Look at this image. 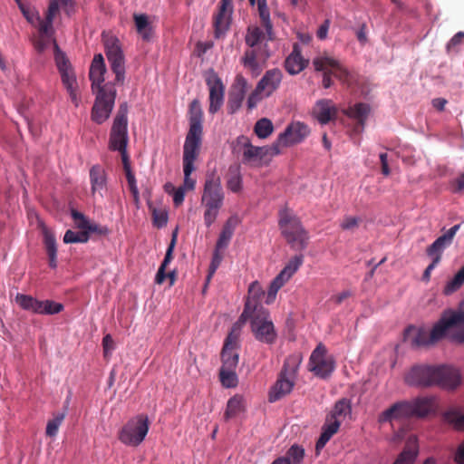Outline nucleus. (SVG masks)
Segmentation results:
<instances>
[{
    "mask_svg": "<svg viewBox=\"0 0 464 464\" xmlns=\"http://www.w3.org/2000/svg\"><path fill=\"white\" fill-rule=\"evenodd\" d=\"M65 416H66V409L62 412L56 413L53 416V418L47 422L46 430H45L46 436L53 438L57 435L59 427L61 426L63 420L65 419Z\"/></svg>",
    "mask_w": 464,
    "mask_h": 464,
    "instance_id": "nucleus-44",
    "label": "nucleus"
},
{
    "mask_svg": "<svg viewBox=\"0 0 464 464\" xmlns=\"http://www.w3.org/2000/svg\"><path fill=\"white\" fill-rule=\"evenodd\" d=\"M343 112L349 118L355 120L358 126L361 129H363L365 121L370 113V106L366 103L359 102L353 106H350Z\"/></svg>",
    "mask_w": 464,
    "mask_h": 464,
    "instance_id": "nucleus-30",
    "label": "nucleus"
},
{
    "mask_svg": "<svg viewBox=\"0 0 464 464\" xmlns=\"http://www.w3.org/2000/svg\"><path fill=\"white\" fill-rule=\"evenodd\" d=\"M223 201L224 192L220 178L215 175L208 176L205 181L201 197V203L206 208L204 221L207 227H210L216 220Z\"/></svg>",
    "mask_w": 464,
    "mask_h": 464,
    "instance_id": "nucleus-4",
    "label": "nucleus"
},
{
    "mask_svg": "<svg viewBox=\"0 0 464 464\" xmlns=\"http://www.w3.org/2000/svg\"><path fill=\"white\" fill-rule=\"evenodd\" d=\"M419 453L415 437L409 438L403 450L399 454L393 464H414Z\"/></svg>",
    "mask_w": 464,
    "mask_h": 464,
    "instance_id": "nucleus-28",
    "label": "nucleus"
},
{
    "mask_svg": "<svg viewBox=\"0 0 464 464\" xmlns=\"http://www.w3.org/2000/svg\"><path fill=\"white\" fill-rule=\"evenodd\" d=\"M282 79L279 70H270L266 72L262 79L258 82L256 89L260 90L265 96H269L273 91L278 88Z\"/></svg>",
    "mask_w": 464,
    "mask_h": 464,
    "instance_id": "nucleus-22",
    "label": "nucleus"
},
{
    "mask_svg": "<svg viewBox=\"0 0 464 464\" xmlns=\"http://www.w3.org/2000/svg\"><path fill=\"white\" fill-rule=\"evenodd\" d=\"M61 74L62 82L66 89L77 87V82L72 68L59 72Z\"/></svg>",
    "mask_w": 464,
    "mask_h": 464,
    "instance_id": "nucleus-52",
    "label": "nucleus"
},
{
    "mask_svg": "<svg viewBox=\"0 0 464 464\" xmlns=\"http://www.w3.org/2000/svg\"><path fill=\"white\" fill-rule=\"evenodd\" d=\"M235 230V224L232 218H229L224 225L222 231L217 241L216 249H222L227 246Z\"/></svg>",
    "mask_w": 464,
    "mask_h": 464,
    "instance_id": "nucleus-37",
    "label": "nucleus"
},
{
    "mask_svg": "<svg viewBox=\"0 0 464 464\" xmlns=\"http://www.w3.org/2000/svg\"><path fill=\"white\" fill-rule=\"evenodd\" d=\"M96 97L92 108V121L97 124L105 122L114 107L116 99V89L111 82L104 83L102 89L95 92Z\"/></svg>",
    "mask_w": 464,
    "mask_h": 464,
    "instance_id": "nucleus-7",
    "label": "nucleus"
},
{
    "mask_svg": "<svg viewBox=\"0 0 464 464\" xmlns=\"http://www.w3.org/2000/svg\"><path fill=\"white\" fill-rule=\"evenodd\" d=\"M246 410V401L242 395L236 394L231 397L227 403V409L224 414L225 420H228L232 418L238 416L241 412Z\"/></svg>",
    "mask_w": 464,
    "mask_h": 464,
    "instance_id": "nucleus-34",
    "label": "nucleus"
},
{
    "mask_svg": "<svg viewBox=\"0 0 464 464\" xmlns=\"http://www.w3.org/2000/svg\"><path fill=\"white\" fill-rule=\"evenodd\" d=\"M464 284V266L457 272V274L450 279L444 287L445 295H451L459 290Z\"/></svg>",
    "mask_w": 464,
    "mask_h": 464,
    "instance_id": "nucleus-46",
    "label": "nucleus"
},
{
    "mask_svg": "<svg viewBox=\"0 0 464 464\" xmlns=\"http://www.w3.org/2000/svg\"><path fill=\"white\" fill-rule=\"evenodd\" d=\"M15 301L23 309L33 311L36 299L30 295L18 294Z\"/></svg>",
    "mask_w": 464,
    "mask_h": 464,
    "instance_id": "nucleus-55",
    "label": "nucleus"
},
{
    "mask_svg": "<svg viewBox=\"0 0 464 464\" xmlns=\"http://www.w3.org/2000/svg\"><path fill=\"white\" fill-rule=\"evenodd\" d=\"M233 14V0H220L218 13L213 15L216 38L223 37L228 31Z\"/></svg>",
    "mask_w": 464,
    "mask_h": 464,
    "instance_id": "nucleus-14",
    "label": "nucleus"
},
{
    "mask_svg": "<svg viewBox=\"0 0 464 464\" xmlns=\"http://www.w3.org/2000/svg\"><path fill=\"white\" fill-rule=\"evenodd\" d=\"M310 134L309 127L301 121H292V144L302 142Z\"/></svg>",
    "mask_w": 464,
    "mask_h": 464,
    "instance_id": "nucleus-40",
    "label": "nucleus"
},
{
    "mask_svg": "<svg viewBox=\"0 0 464 464\" xmlns=\"http://www.w3.org/2000/svg\"><path fill=\"white\" fill-rule=\"evenodd\" d=\"M313 64L315 71L324 72L322 84L325 89L330 88L333 84L332 75L349 86L352 85L354 81L353 75L347 69L343 67L337 60L332 57H316L314 59Z\"/></svg>",
    "mask_w": 464,
    "mask_h": 464,
    "instance_id": "nucleus-6",
    "label": "nucleus"
},
{
    "mask_svg": "<svg viewBox=\"0 0 464 464\" xmlns=\"http://www.w3.org/2000/svg\"><path fill=\"white\" fill-rule=\"evenodd\" d=\"M90 181H91V192L92 196L99 193L101 196L102 191L106 188V173L102 167L100 165H94L90 169Z\"/></svg>",
    "mask_w": 464,
    "mask_h": 464,
    "instance_id": "nucleus-26",
    "label": "nucleus"
},
{
    "mask_svg": "<svg viewBox=\"0 0 464 464\" xmlns=\"http://www.w3.org/2000/svg\"><path fill=\"white\" fill-rule=\"evenodd\" d=\"M38 20H39V26H38L39 34L53 36L54 35V29L53 26V20H48V17H44V19H41L39 16H38Z\"/></svg>",
    "mask_w": 464,
    "mask_h": 464,
    "instance_id": "nucleus-53",
    "label": "nucleus"
},
{
    "mask_svg": "<svg viewBox=\"0 0 464 464\" xmlns=\"http://www.w3.org/2000/svg\"><path fill=\"white\" fill-rule=\"evenodd\" d=\"M266 294L257 281L251 283L248 287V295L245 304V309L238 320L240 323L246 322L251 314H256L257 312H261L260 310H266L260 304V300Z\"/></svg>",
    "mask_w": 464,
    "mask_h": 464,
    "instance_id": "nucleus-15",
    "label": "nucleus"
},
{
    "mask_svg": "<svg viewBox=\"0 0 464 464\" xmlns=\"http://www.w3.org/2000/svg\"><path fill=\"white\" fill-rule=\"evenodd\" d=\"M153 224L157 227H162L167 225L168 215L165 211L157 210L156 208L152 211Z\"/></svg>",
    "mask_w": 464,
    "mask_h": 464,
    "instance_id": "nucleus-58",
    "label": "nucleus"
},
{
    "mask_svg": "<svg viewBox=\"0 0 464 464\" xmlns=\"http://www.w3.org/2000/svg\"><path fill=\"white\" fill-rule=\"evenodd\" d=\"M307 368L314 376L326 380L334 372L336 362L334 356L327 353L326 347L319 343L310 355Z\"/></svg>",
    "mask_w": 464,
    "mask_h": 464,
    "instance_id": "nucleus-8",
    "label": "nucleus"
},
{
    "mask_svg": "<svg viewBox=\"0 0 464 464\" xmlns=\"http://www.w3.org/2000/svg\"><path fill=\"white\" fill-rule=\"evenodd\" d=\"M256 314H251L248 319L251 320L252 331L257 340L266 343H272L275 341L276 334L274 325L268 320L267 310H260Z\"/></svg>",
    "mask_w": 464,
    "mask_h": 464,
    "instance_id": "nucleus-13",
    "label": "nucleus"
},
{
    "mask_svg": "<svg viewBox=\"0 0 464 464\" xmlns=\"http://www.w3.org/2000/svg\"><path fill=\"white\" fill-rule=\"evenodd\" d=\"M290 223V216L288 214L287 209H284L280 212L279 216V226L282 230V235L285 237L287 242H290V231L288 230V226Z\"/></svg>",
    "mask_w": 464,
    "mask_h": 464,
    "instance_id": "nucleus-51",
    "label": "nucleus"
},
{
    "mask_svg": "<svg viewBox=\"0 0 464 464\" xmlns=\"http://www.w3.org/2000/svg\"><path fill=\"white\" fill-rule=\"evenodd\" d=\"M106 57L111 71L115 73V82L122 83L125 75L124 54L118 38L108 36L103 40Z\"/></svg>",
    "mask_w": 464,
    "mask_h": 464,
    "instance_id": "nucleus-11",
    "label": "nucleus"
},
{
    "mask_svg": "<svg viewBox=\"0 0 464 464\" xmlns=\"http://www.w3.org/2000/svg\"><path fill=\"white\" fill-rule=\"evenodd\" d=\"M227 187L234 193H237L242 188V177L238 168L229 169Z\"/></svg>",
    "mask_w": 464,
    "mask_h": 464,
    "instance_id": "nucleus-47",
    "label": "nucleus"
},
{
    "mask_svg": "<svg viewBox=\"0 0 464 464\" xmlns=\"http://www.w3.org/2000/svg\"><path fill=\"white\" fill-rule=\"evenodd\" d=\"M54 44L55 39L53 36L38 34L34 40L33 44L37 53H42L49 46L50 43Z\"/></svg>",
    "mask_w": 464,
    "mask_h": 464,
    "instance_id": "nucleus-49",
    "label": "nucleus"
},
{
    "mask_svg": "<svg viewBox=\"0 0 464 464\" xmlns=\"http://www.w3.org/2000/svg\"><path fill=\"white\" fill-rule=\"evenodd\" d=\"M239 334L235 328L228 334L224 343V349L237 350L238 347Z\"/></svg>",
    "mask_w": 464,
    "mask_h": 464,
    "instance_id": "nucleus-57",
    "label": "nucleus"
},
{
    "mask_svg": "<svg viewBox=\"0 0 464 464\" xmlns=\"http://www.w3.org/2000/svg\"><path fill=\"white\" fill-rule=\"evenodd\" d=\"M292 250H304L308 245L307 232L300 226L299 221L292 218Z\"/></svg>",
    "mask_w": 464,
    "mask_h": 464,
    "instance_id": "nucleus-29",
    "label": "nucleus"
},
{
    "mask_svg": "<svg viewBox=\"0 0 464 464\" xmlns=\"http://www.w3.org/2000/svg\"><path fill=\"white\" fill-rule=\"evenodd\" d=\"M87 235L90 236V234H98L100 236H106L109 234L108 227L104 226H101L97 223L91 222L90 226H88V230L86 231Z\"/></svg>",
    "mask_w": 464,
    "mask_h": 464,
    "instance_id": "nucleus-62",
    "label": "nucleus"
},
{
    "mask_svg": "<svg viewBox=\"0 0 464 464\" xmlns=\"http://www.w3.org/2000/svg\"><path fill=\"white\" fill-rule=\"evenodd\" d=\"M71 215L78 228L82 229V231L88 230L91 221L82 213L72 209Z\"/></svg>",
    "mask_w": 464,
    "mask_h": 464,
    "instance_id": "nucleus-54",
    "label": "nucleus"
},
{
    "mask_svg": "<svg viewBox=\"0 0 464 464\" xmlns=\"http://www.w3.org/2000/svg\"><path fill=\"white\" fill-rule=\"evenodd\" d=\"M460 227L457 224L446 231L443 235L439 237L426 250L429 256L432 258V262L426 267L422 275V280L425 282L430 281L431 271L438 266L441 260L443 251L451 245L456 233Z\"/></svg>",
    "mask_w": 464,
    "mask_h": 464,
    "instance_id": "nucleus-9",
    "label": "nucleus"
},
{
    "mask_svg": "<svg viewBox=\"0 0 464 464\" xmlns=\"http://www.w3.org/2000/svg\"><path fill=\"white\" fill-rule=\"evenodd\" d=\"M150 425V422L146 414H138L121 427L118 431V439L126 446L138 447L145 440Z\"/></svg>",
    "mask_w": 464,
    "mask_h": 464,
    "instance_id": "nucleus-5",
    "label": "nucleus"
},
{
    "mask_svg": "<svg viewBox=\"0 0 464 464\" xmlns=\"http://www.w3.org/2000/svg\"><path fill=\"white\" fill-rule=\"evenodd\" d=\"M107 69L104 62V58L102 53L94 55L89 71V78L92 82V92H98L103 88L104 84V74Z\"/></svg>",
    "mask_w": 464,
    "mask_h": 464,
    "instance_id": "nucleus-19",
    "label": "nucleus"
},
{
    "mask_svg": "<svg viewBox=\"0 0 464 464\" xmlns=\"http://www.w3.org/2000/svg\"><path fill=\"white\" fill-rule=\"evenodd\" d=\"M412 417L423 418L430 414L435 408L434 397H419L410 401Z\"/></svg>",
    "mask_w": 464,
    "mask_h": 464,
    "instance_id": "nucleus-23",
    "label": "nucleus"
},
{
    "mask_svg": "<svg viewBox=\"0 0 464 464\" xmlns=\"http://www.w3.org/2000/svg\"><path fill=\"white\" fill-rule=\"evenodd\" d=\"M133 20L138 34L145 41H150L153 36V27L149 20V16L145 14H134Z\"/></svg>",
    "mask_w": 464,
    "mask_h": 464,
    "instance_id": "nucleus-33",
    "label": "nucleus"
},
{
    "mask_svg": "<svg viewBox=\"0 0 464 464\" xmlns=\"http://www.w3.org/2000/svg\"><path fill=\"white\" fill-rule=\"evenodd\" d=\"M59 0H51L45 13V17H48V20H53L59 12Z\"/></svg>",
    "mask_w": 464,
    "mask_h": 464,
    "instance_id": "nucleus-63",
    "label": "nucleus"
},
{
    "mask_svg": "<svg viewBox=\"0 0 464 464\" xmlns=\"http://www.w3.org/2000/svg\"><path fill=\"white\" fill-rule=\"evenodd\" d=\"M412 417L411 406L409 401H401L392 404L382 411L379 417L380 423L392 422L394 420L408 419Z\"/></svg>",
    "mask_w": 464,
    "mask_h": 464,
    "instance_id": "nucleus-17",
    "label": "nucleus"
},
{
    "mask_svg": "<svg viewBox=\"0 0 464 464\" xmlns=\"http://www.w3.org/2000/svg\"><path fill=\"white\" fill-rule=\"evenodd\" d=\"M246 90V80L242 75H237L228 96L227 108L230 113L236 112L241 107Z\"/></svg>",
    "mask_w": 464,
    "mask_h": 464,
    "instance_id": "nucleus-18",
    "label": "nucleus"
},
{
    "mask_svg": "<svg viewBox=\"0 0 464 464\" xmlns=\"http://www.w3.org/2000/svg\"><path fill=\"white\" fill-rule=\"evenodd\" d=\"M352 414V403L349 399L342 398L338 400L332 411L327 414L330 420H338L340 423L345 420L347 416Z\"/></svg>",
    "mask_w": 464,
    "mask_h": 464,
    "instance_id": "nucleus-31",
    "label": "nucleus"
},
{
    "mask_svg": "<svg viewBox=\"0 0 464 464\" xmlns=\"http://www.w3.org/2000/svg\"><path fill=\"white\" fill-rule=\"evenodd\" d=\"M54 56L56 66L59 72L72 68L69 60L67 59L65 54L59 49V46L56 42H54Z\"/></svg>",
    "mask_w": 464,
    "mask_h": 464,
    "instance_id": "nucleus-50",
    "label": "nucleus"
},
{
    "mask_svg": "<svg viewBox=\"0 0 464 464\" xmlns=\"http://www.w3.org/2000/svg\"><path fill=\"white\" fill-rule=\"evenodd\" d=\"M265 39V34L263 30L256 26L251 25L247 27L246 34L245 36L246 44L249 47H255L259 44Z\"/></svg>",
    "mask_w": 464,
    "mask_h": 464,
    "instance_id": "nucleus-39",
    "label": "nucleus"
},
{
    "mask_svg": "<svg viewBox=\"0 0 464 464\" xmlns=\"http://www.w3.org/2000/svg\"><path fill=\"white\" fill-rule=\"evenodd\" d=\"M219 379L222 385L226 388H234L238 382L236 369L220 368Z\"/></svg>",
    "mask_w": 464,
    "mask_h": 464,
    "instance_id": "nucleus-43",
    "label": "nucleus"
},
{
    "mask_svg": "<svg viewBox=\"0 0 464 464\" xmlns=\"http://www.w3.org/2000/svg\"><path fill=\"white\" fill-rule=\"evenodd\" d=\"M177 235H178V228H176L172 233V237H171L170 243L167 248L165 257L157 272L156 278H155V281L157 284H162L166 278L165 270H166V267L168 266V265L173 259V251H174V248H175V246L177 243Z\"/></svg>",
    "mask_w": 464,
    "mask_h": 464,
    "instance_id": "nucleus-32",
    "label": "nucleus"
},
{
    "mask_svg": "<svg viewBox=\"0 0 464 464\" xmlns=\"http://www.w3.org/2000/svg\"><path fill=\"white\" fill-rule=\"evenodd\" d=\"M309 64V59L304 58L300 52L298 44H295L292 48V75L299 73Z\"/></svg>",
    "mask_w": 464,
    "mask_h": 464,
    "instance_id": "nucleus-36",
    "label": "nucleus"
},
{
    "mask_svg": "<svg viewBox=\"0 0 464 464\" xmlns=\"http://www.w3.org/2000/svg\"><path fill=\"white\" fill-rule=\"evenodd\" d=\"M203 118L204 113L198 100H193L188 107V131L186 135L183 146V172L184 182L182 188L193 190L196 180L190 177L195 169L194 161L199 155L203 138Z\"/></svg>",
    "mask_w": 464,
    "mask_h": 464,
    "instance_id": "nucleus-2",
    "label": "nucleus"
},
{
    "mask_svg": "<svg viewBox=\"0 0 464 464\" xmlns=\"http://www.w3.org/2000/svg\"><path fill=\"white\" fill-rule=\"evenodd\" d=\"M206 83L209 89L208 111L211 114H215L223 105L225 87L220 78L214 72L208 75Z\"/></svg>",
    "mask_w": 464,
    "mask_h": 464,
    "instance_id": "nucleus-16",
    "label": "nucleus"
},
{
    "mask_svg": "<svg viewBox=\"0 0 464 464\" xmlns=\"http://www.w3.org/2000/svg\"><path fill=\"white\" fill-rule=\"evenodd\" d=\"M290 279V265H286L284 269L273 279L266 294V303H273L276 299L278 290Z\"/></svg>",
    "mask_w": 464,
    "mask_h": 464,
    "instance_id": "nucleus-27",
    "label": "nucleus"
},
{
    "mask_svg": "<svg viewBox=\"0 0 464 464\" xmlns=\"http://www.w3.org/2000/svg\"><path fill=\"white\" fill-rule=\"evenodd\" d=\"M290 392V373L287 369V362L285 361L276 382L271 387L268 393L269 402H275L282 399Z\"/></svg>",
    "mask_w": 464,
    "mask_h": 464,
    "instance_id": "nucleus-20",
    "label": "nucleus"
},
{
    "mask_svg": "<svg viewBox=\"0 0 464 464\" xmlns=\"http://www.w3.org/2000/svg\"><path fill=\"white\" fill-rule=\"evenodd\" d=\"M444 420L457 430H464V413L459 409H450L443 413Z\"/></svg>",
    "mask_w": 464,
    "mask_h": 464,
    "instance_id": "nucleus-38",
    "label": "nucleus"
},
{
    "mask_svg": "<svg viewBox=\"0 0 464 464\" xmlns=\"http://www.w3.org/2000/svg\"><path fill=\"white\" fill-rule=\"evenodd\" d=\"M464 284V266L457 272V274L450 279L444 287L445 295H451L459 290Z\"/></svg>",
    "mask_w": 464,
    "mask_h": 464,
    "instance_id": "nucleus-45",
    "label": "nucleus"
},
{
    "mask_svg": "<svg viewBox=\"0 0 464 464\" xmlns=\"http://www.w3.org/2000/svg\"><path fill=\"white\" fill-rule=\"evenodd\" d=\"M444 337L459 343H464V301L457 309L446 310L430 333L414 326L405 330V338L415 348L433 344Z\"/></svg>",
    "mask_w": 464,
    "mask_h": 464,
    "instance_id": "nucleus-1",
    "label": "nucleus"
},
{
    "mask_svg": "<svg viewBox=\"0 0 464 464\" xmlns=\"http://www.w3.org/2000/svg\"><path fill=\"white\" fill-rule=\"evenodd\" d=\"M265 97V94L260 90H257L256 88L248 97L247 108L249 110L254 109L258 104V102L262 101Z\"/></svg>",
    "mask_w": 464,
    "mask_h": 464,
    "instance_id": "nucleus-59",
    "label": "nucleus"
},
{
    "mask_svg": "<svg viewBox=\"0 0 464 464\" xmlns=\"http://www.w3.org/2000/svg\"><path fill=\"white\" fill-rule=\"evenodd\" d=\"M290 136V124H287L285 128V130L283 133L280 134L277 141L276 144H274L272 150L275 151L276 154L279 153V145L284 144L286 146L288 137Z\"/></svg>",
    "mask_w": 464,
    "mask_h": 464,
    "instance_id": "nucleus-60",
    "label": "nucleus"
},
{
    "mask_svg": "<svg viewBox=\"0 0 464 464\" xmlns=\"http://www.w3.org/2000/svg\"><path fill=\"white\" fill-rule=\"evenodd\" d=\"M341 423L338 420H330L326 416L325 422L322 427L321 435L315 444L316 451H320L326 445L331 438L338 432Z\"/></svg>",
    "mask_w": 464,
    "mask_h": 464,
    "instance_id": "nucleus-25",
    "label": "nucleus"
},
{
    "mask_svg": "<svg viewBox=\"0 0 464 464\" xmlns=\"http://www.w3.org/2000/svg\"><path fill=\"white\" fill-rule=\"evenodd\" d=\"M404 381L411 386H440L453 390L460 384V374L457 369L450 366L417 364L406 373Z\"/></svg>",
    "mask_w": 464,
    "mask_h": 464,
    "instance_id": "nucleus-3",
    "label": "nucleus"
},
{
    "mask_svg": "<svg viewBox=\"0 0 464 464\" xmlns=\"http://www.w3.org/2000/svg\"><path fill=\"white\" fill-rule=\"evenodd\" d=\"M250 5H257L259 17L262 22V25L265 27L266 34L268 35V39L272 40L273 34V24L270 20V13L266 5V0H249Z\"/></svg>",
    "mask_w": 464,
    "mask_h": 464,
    "instance_id": "nucleus-35",
    "label": "nucleus"
},
{
    "mask_svg": "<svg viewBox=\"0 0 464 464\" xmlns=\"http://www.w3.org/2000/svg\"><path fill=\"white\" fill-rule=\"evenodd\" d=\"M235 150L242 153V163L249 166H257L267 154L266 147L254 146L244 135L237 138Z\"/></svg>",
    "mask_w": 464,
    "mask_h": 464,
    "instance_id": "nucleus-12",
    "label": "nucleus"
},
{
    "mask_svg": "<svg viewBox=\"0 0 464 464\" xmlns=\"http://www.w3.org/2000/svg\"><path fill=\"white\" fill-rule=\"evenodd\" d=\"M88 240L89 235H87V232L84 231L74 232L71 229H68L63 236V242L65 244L86 243Z\"/></svg>",
    "mask_w": 464,
    "mask_h": 464,
    "instance_id": "nucleus-48",
    "label": "nucleus"
},
{
    "mask_svg": "<svg viewBox=\"0 0 464 464\" xmlns=\"http://www.w3.org/2000/svg\"><path fill=\"white\" fill-rule=\"evenodd\" d=\"M45 310L49 312H45V314H59L63 311V305L60 303H56L51 300H45Z\"/></svg>",
    "mask_w": 464,
    "mask_h": 464,
    "instance_id": "nucleus-64",
    "label": "nucleus"
},
{
    "mask_svg": "<svg viewBox=\"0 0 464 464\" xmlns=\"http://www.w3.org/2000/svg\"><path fill=\"white\" fill-rule=\"evenodd\" d=\"M42 234L44 244L49 259V266L52 268L57 266V243L54 234L47 227L43 226Z\"/></svg>",
    "mask_w": 464,
    "mask_h": 464,
    "instance_id": "nucleus-24",
    "label": "nucleus"
},
{
    "mask_svg": "<svg viewBox=\"0 0 464 464\" xmlns=\"http://www.w3.org/2000/svg\"><path fill=\"white\" fill-rule=\"evenodd\" d=\"M273 130V123L267 118L258 120L254 126V132L260 139L267 138L272 134Z\"/></svg>",
    "mask_w": 464,
    "mask_h": 464,
    "instance_id": "nucleus-41",
    "label": "nucleus"
},
{
    "mask_svg": "<svg viewBox=\"0 0 464 464\" xmlns=\"http://www.w3.org/2000/svg\"><path fill=\"white\" fill-rule=\"evenodd\" d=\"M239 356L236 350L224 349L221 351V368L236 369L238 364Z\"/></svg>",
    "mask_w": 464,
    "mask_h": 464,
    "instance_id": "nucleus-42",
    "label": "nucleus"
},
{
    "mask_svg": "<svg viewBox=\"0 0 464 464\" xmlns=\"http://www.w3.org/2000/svg\"><path fill=\"white\" fill-rule=\"evenodd\" d=\"M450 189L453 193L464 192V172L460 173L458 178L450 182Z\"/></svg>",
    "mask_w": 464,
    "mask_h": 464,
    "instance_id": "nucleus-61",
    "label": "nucleus"
},
{
    "mask_svg": "<svg viewBox=\"0 0 464 464\" xmlns=\"http://www.w3.org/2000/svg\"><path fill=\"white\" fill-rule=\"evenodd\" d=\"M361 222V218L357 217L347 216L344 217L343 220L340 224L343 230L353 231L355 230Z\"/></svg>",
    "mask_w": 464,
    "mask_h": 464,
    "instance_id": "nucleus-56",
    "label": "nucleus"
},
{
    "mask_svg": "<svg viewBox=\"0 0 464 464\" xmlns=\"http://www.w3.org/2000/svg\"><path fill=\"white\" fill-rule=\"evenodd\" d=\"M128 106L126 103L121 104L114 118L109 140V149L111 150H119L127 148L128 144Z\"/></svg>",
    "mask_w": 464,
    "mask_h": 464,
    "instance_id": "nucleus-10",
    "label": "nucleus"
},
{
    "mask_svg": "<svg viewBox=\"0 0 464 464\" xmlns=\"http://www.w3.org/2000/svg\"><path fill=\"white\" fill-rule=\"evenodd\" d=\"M314 117L323 125L334 121L337 116V108L332 100L322 99L313 108Z\"/></svg>",
    "mask_w": 464,
    "mask_h": 464,
    "instance_id": "nucleus-21",
    "label": "nucleus"
}]
</instances>
